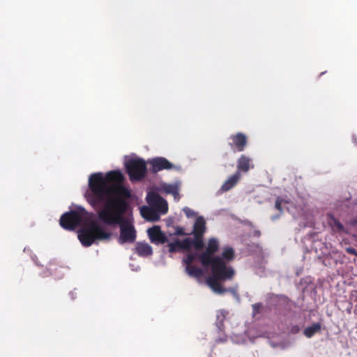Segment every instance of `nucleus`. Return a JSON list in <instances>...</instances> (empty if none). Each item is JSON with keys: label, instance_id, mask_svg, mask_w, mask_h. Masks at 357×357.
<instances>
[{"label": "nucleus", "instance_id": "nucleus-1", "mask_svg": "<svg viewBox=\"0 0 357 357\" xmlns=\"http://www.w3.org/2000/svg\"><path fill=\"white\" fill-rule=\"evenodd\" d=\"M123 179L121 172L116 170L110 171L105 176L101 172L92 174L89 178L88 202L99 210L105 209L110 203L123 202L128 204L131 192L122 184Z\"/></svg>", "mask_w": 357, "mask_h": 357}, {"label": "nucleus", "instance_id": "nucleus-2", "mask_svg": "<svg viewBox=\"0 0 357 357\" xmlns=\"http://www.w3.org/2000/svg\"><path fill=\"white\" fill-rule=\"evenodd\" d=\"M91 214L84 208L79 207L63 213L59 223L66 230L73 231L77 227L84 225L78 234V238L84 246L91 245L96 240H107L111 237V233L107 231L96 221L91 220Z\"/></svg>", "mask_w": 357, "mask_h": 357}, {"label": "nucleus", "instance_id": "nucleus-3", "mask_svg": "<svg viewBox=\"0 0 357 357\" xmlns=\"http://www.w3.org/2000/svg\"><path fill=\"white\" fill-rule=\"evenodd\" d=\"M130 208V204L123 202L110 203L105 209L97 211L98 219L107 225H119L120 235L118 241L120 244L132 243L137 238L134 225L125 218L124 215Z\"/></svg>", "mask_w": 357, "mask_h": 357}, {"label": "nucleus", "instance_id": "nucleus-4", "mask_svg": "<svg viewBox=\"0 0 357 357\" xmlns=\"http://www.w3.org/2000/svg\"><path fill=\"white\" fill-rule=\"evenodd\" d=\"M209 266L211 269V275L207 278L206 284L213 291L218 294H223L227 292L236 294L237 287L226 288L222 284V282L233 280L236 275L233 266L226 263L220 256H215Z\"/></svg>", "mask_w": 357, "mask_h": 357}, {"label": "nucleus", "instance_id": "nucleus-5", "mask_svg": "<svg viewBox=\"0 0 357 357\" xmlns=\"http://www.w3.org/2000/svg\"><path fill=\"white\" fill-rule=\"evenodd\" d=\"M126 167L132 181L142 180L147 170L145 161L141 158L130 160L126 162Z\"/></svg>", "mask_w": 357, "mask_h": 357}, {"label": "nucleus", "instance_id": "nucleus-6", "mask_svg": "<svg viewBox=\"0 0 357 357\" xmlns=\"http://www.w3.org/2000/svg\"><path fill=\"white\" fill-rule=\"evenodd\" d=\"M219 241L215 238L208 239L205 252L198 256V259L204 266H208L210 262L213 260V255L218 251Z\"/></svg>", "mask_w": 357, "mask_h": 357}, {"label": "nucleus", "instance_id": "nucleus-7", "mask_svg": "<svg viewBox=\"0 0 357 357\" xmlns=\"http://www.w3.org/2000/svg\"><path fill=\"white\" fill-rule=\"evenodd\" d=\"M147 203L152 207L165 214L168 211L167 202L157 192H149L146 196Z\"/></svg>", "mask_w": 357, "mask_h": 357}, {"label": "nucleus", "instance_id": "nucleus-8", "mask_svg": "<svg viewBox=\"0 0 357 357\" xmlns=\"http://www.w3.org/2000/svg\"><path fill=\"white\" fill-rule=\"evenodd\" d=\"M229 139V146L234 151H243L248 144L247 136L242 132L231 135Z\"/></svg>", "mask_w": 357, "mask_h": 357}, {"label": "nucleus", "instance_id": "nucleus-9", "mask_svg": "<svg viewBox=\"0 0 357 357\" xmlns=\"http://www.w3.org/2000/svg\"><path fill=\"white\" fill-rule=\"evenodd\" d=\"M149 164L151 165V171L153 173H157L162 170H169L176 169L172 162L163 157H156L149 160Z\"/></svg>", "mask_w": 357, "mask_h": 357}, {"label": "nucleus", "instance_id": "nucleus-10", "mask_svg": "<svg viewBox=\"0 0 357 357\" xmlns=\"http://www.w3.org/2000/svg\"><path fill=\"white\" fill-rule=\"evenodd\" d=\"M150 241L155 244H163L167 242L166 235L162 232L160 226H153L147 231Z\"/></svg>", "mask_w": 357, "mask_h": 357}, {"label": "nucleus", "instance_id": "nucleus-11", "mask_svg": "<svg viewBox=\"0 0 357 357\" xmlns=\"http://www.w3.org/2000/svg\"><path fill=\"white\" fill-rule=\"evenodd\" d=\"M241 173L236 172L233 175L229 176L220 187L221 192H227L233 188L241 178Z\"/></svg>", "mask_w": 357, "mask_h": 357}, {"label": "nucleus", "instance_id": "nucleus-12", "mask_svg": "<svg viewBox=\"0 0 357 357\" xmlns=\"http://www.w3.org/2000/svg\"><path fill=\"white\" fill-rule=\"evenodd\" d=\"M254 168V165L252 163V160L250 158L242 155L237 161V171L241 173L248 172L250 169Z\"/></svg>", "mask_w": 357, "mask_h": 357}, {"label": "nucleus", "instance_id": "nucleus-13", "mask_svg": "<svg viewBox=\"0 0 357 357\" xmlns=\"http://www.w3.org/2000/svg\"><path fill=\"white\" fill-rule=\"evenodd\" d=\"M135 253L140 257H148L153 254V250L147 243L137 242L135 245Z\"/></svg>", "mask_w": 357, "mask_h": 357}, {"label": "nucleus", "instance_id": "nucleus-14", "mask_svg": "<svg viewBox=\"0 0 357 357\" xmlns=\"http://www.w3.org/2000/svg\"><path fill=\"white\" fill-rule=\"evenodd\" d=\"M206 222L203 217H198L193 226V234L204 236V234L206 231Z\"/></svg>", "mask_w": 357, "mask_h": 357}, {"label": "nucleus", "instance_id": "nucleus-15", "mask_svg": "<svg viewBox=\"0 0 357 357\" xmlns=\"http://www.w3.org/2000/svg\"><path fill=\"white\" fill-rule=\"evenodd\" d=\"M142 216L150 221H157L159 220L160 216L157 212V210L155 208H144L142 210Z\"/></svg>", "mask_w": 357, "mask_h": 357}, {"label": "nucleus", "instance_id": "nucleus-16", "mask_svg": "<svg viewBox=\"0 0 357 357\" xmlns=\"http://www.w3.org/2000/svg\"><path fill=\"white\" fill-rule=\"evenodd\" d=\"M185 270L188 275L195 278H199L204 274L203 271L201 268L197 267L196 266L192 264L189 266H185Z\"/></svg>", "mask_w": 357, "mask_h": 357}, {"label": "nucleus", "instance_id": "nucleus-17", "mask_svg": "<svg viewBox=\"0 0 357 357\" xmlns=\"http://www.w3.org/2000/svg\"><path fill=\"white\" fill-rule=\"evenodd\" d=\"M321 324L320 323H314L312 326H307L305 328L303 334L308 338L312 337L317 333L320 332Z\"/></svg>", "mask_w": 357, "mask_h": 357}, {"label": "nucleus", "instance_id": "nucleus-18", "mask_svg": "<svg viewBox=\"0 0 357 357\" xmlns=\"http://www.w3.org/2000/svg\"><path fill=\"white\" fill-rule=\"evenodd\" d=\"M235 252L231 247H225L222 252L221 258L224 259L226 263L233 261L235 258Z\"/></svg>", "mask_w": 357, "mask_h": 357}, {"label": "nucleus", "instance_id": "nucleus-19", "mask_svg": "<svg viewBox=\"0 0 357 357\" xmlns=\"http://www.w3.org/2000/svg\"><path fill=\"white\" fill-rule=\"evenodd\" d=\"M329 224L331 225L333 230L337 232H343L344 231L342 224L333 216H330Z\"/></svg>", "mask_w": 357, "mask_h": 357}, {"label": "nucleus", "instance_id": "nucleus-20", "mask_svg": "<svg viewBox=\"0 0 357 357\" xmlns=\"http://www.w3.org/2000/svg\"><path fill=\"white\" fill-rule=\"evenodd\" d=\"M192 247L197 250H202L204 248L203 236L194 235V239L191 238Z\"/></svg>", "mask_w": 357, "mask_h": 357}, {"label": "nucleus", "instance_id": "nucleus-21", "mask_svg": "<svg viewBox=\"0 0 357 357\" xmlns=\"http://www.w3.org/2000/svg\"><path fill=\"white\" fill-rule=\"evenodd\" d=\"M179 246L181 250H190L192 248L191 238H185L182 241H179Z\"/></svg>", "mask_w": 357, "mask_h": 357}, {"label": "nucleus", "instance_id": "nucleus-22", "mask_svg": "<svg viewBox=\"0 0 357 357\" xmlns=\"http://www.w3.org/2000/svg\"><path fill=\"white\" fill-rule=\"evenodd\" d=\"M196 253H189L183 259V263L185 264V266L191 265L192 263L195 260L196 257H198Z\"/></svg>", "mask_w": 357, "mask_h": 357}, {"label": "nucleus", "instance_id": "nucleus-23", "mask_svg": "<svg viewBox=\"0 0 357 357\" xmlns=\"http://www.w3.org/2000/svg\"><path fill=\"white\" fill-rule=\"evenodd\" d=\"M168 247H169V252L171 253L176 252V251L181 250L180 246H179V241L178 240H176V241L172 242V243H169L168 244Z\"/></svg>", "mask_w": 357, "mask_h": 357}, {"label": "nucleus", "instance_id": "nucleus-24", "mask_svg": "<svg viewBox=\"0 0 357 357\" xmlns=\"http://www.w3.org/2000/svg\"><path fill=\"white\" fill-rule=\"evenodd\" d=\"M252 307L253 316H255L256 314H257L260 312L262 305L260 303H257L253 304L252 305Z\"/></svg>", "mask_w": 357, "mask_h": 357}, {"label": "nucleus", "instance_id": "nucleus-25", "mask_svg": "<svg viewBox=\"0 0 357 357\" xmlns=\"http://www.w3.org/2000/svg\"><path fill=\"white\" fill-rule=\"evenodd\" d=\"M283 200L280 198V197H278L276 199V201H275V207L277 210H278L280 213L282 212V203Z\"/></svg>", "mask_w": 357, "mask_h": 357}, {"label": "nucleus", "instance_id": "nucleus-26", "mask_svg": "<svg viewBox=\"0 0 357 357\" xmlns=\"http://www.w3.org/2000/svg\"><path fill=\"white\" fill-rule=\"evenodd\" d=\"M183 211L188 217H193L195 215V211L188 207L184 208Z\"/></svg>", "mask_w": 357, "mask_h": 357}, {"label": "nucleus", "instance_id": "nucleus-27", "mask_svg": "<svg viewBox=\"0 0 357 357\" xmlns=\"http://www.w3.org/2000/svg\"><path fill=\"white\" fill-rule=\"evenodd\" d=\"M167 192L173 194L174 196L178 195V190L174 186H169L167 189Z\"/></svg>", "mask_w": 357, "mask_h": 357}, {"label": "nucleus", "instance_id": "nucleus-28", "mask_svg": "<svg viewBox=\"0 0 357 357\" xmlns=\"http://www.w3.org/2000/svg\"><path fill=\"white\" fill-rule=\"evenodd\" d=\"M176 235H184V229L182 227H177L175 231Z\"/></svg>", "mask_w": 357, "mask_h": 357}, {"label": "nucleus", "instance_id": "nucleus-29", "mask_svg": "<svg viewBox=\"0 0 357 357\" xmlns=\"http://www.w3.org/2000/svg\"><path fill=\"white\" fill-rule=\"evenodd\" d=\"M347 253L349 254H351V255H355V256H357V252L356 250L353 248H347Z\"/></svg>", "mask_w": 357, "mask_h": 357}, {"label": "nucleus", "instance_id": "nucleus-30", "mask_svg": "<svg viewBox=\"0 0 357 357\" xmlns=\"http://www.w3.org/2000/svg\"><path fill=\"white\" fill-rule=\"evenodd\" d=\"M357 224V220H354L353 221H351V225H355Z\"/></svg>", "mask_w": 357, "mask_h": 357}, {"label": "nucleus", "instance_id": "nucleus-31", "mask_svg": "<svg viewBox=\"0 0 357 357\" xmlns=\"http://www.w3.org/2000/svg\"><path fill=\"white\" fill-rule=\"evenodd\" d=\"M278 217H279V215L273 216L272 219H273V220H275V219H276V218H278Z\"/></svg>", "mask_w": 357, "mask_h": 357}, {"label": "nucleus", "instance_id": "nucleus-32", "mask_svg": "<svg viewBox=\"0 0 357 357\" xmlns=\"http://www.w3.org/2000/svg\"><path fill=\"white\" fill-rule=\"evenodd\" d=\"M256 234H257V236H259V235H260V232H259V231H256Z\"/></svg>", "mask_w": 357, "mask_h": 357}]
</instances>
